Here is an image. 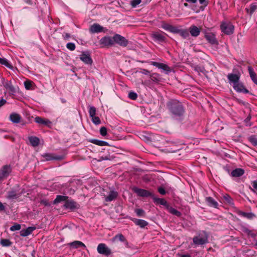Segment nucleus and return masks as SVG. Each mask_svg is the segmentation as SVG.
<instances>
[{
	"instance_id": "nucleus-1",
	"label": "nucleus",
	"mask_w": 257,
	"mask_h": 257,
	"mask_svg": "<svg viewBox=\"0 0 257 257\" xmlns=\"http://www.w3.org/2000/svg\"><path fill=\"white\" fill-rule=\"evenodd\" d=\"M220 27L221 32L225 35H230L234 32V27L230 22H222Z\"/></svg>"
},
{
	"instance_id": "nucleus-2",
	"label": "nucleus",
	"mask_w": 257,
	"mask_h": 257,
	"mask_svg": "<svg viewBox=\"0 0 257 257\" xmlns=\"http://www.w3.org/2000/svg\"><path fill=\"white\" fill-rule=\"evenodd\" d=\"M113 40L114 43L123 47H126L128 43V41L124 37L119 34H115L113 36Z\"/></svg>"
},
{
	"instance_id": "nucleus-3",
	"label": "nucleus",
	"mask_w": 257,
	"mask_h": 257,
	"mask_svg": "<svg viewBox=\"0 0 257 257\" xmlns=\"http://www.w3.org/2000/svg\"><path fill=\"white\" fill-rule=\"evenodd\" d=\"M98 252L101 254L108 256L111 254V249L104 243H100L97 247Z\"/></svg>"
},
{
	"instance_id": "nucleus-4",
	"label": "nucleus",
	"mask_w": 257,
	"mask_h": 257,
	"mask_svg": "<svg viewBox=\"0 0 257 257\" xmlns=\"http://www.w3.org/2000/svg\"><path fill=\"white\" fill-rule=\"evenodd\" d=\"M193 244L195 245H202L207 241V237L206 235H199L193 238Z\"/></svg>"
},
{
	"instance_id": "nucleus-5",
	"label": "nucleus",
	"mask_w": 257,
	"mask_h": 257,
	"mask_svg": "<svg viewBox=\"0 0 257 257\" xmlns=\"http://www.w3.org/2000/svg\"><path fill=\"white\" fill-rule=\"evenodd\" d=\"M152 36L155 41L158 42L159 43H163L165 41L166 37L163 32H154L152 34Z\"/></svg>"
},
{
	"instance_id": "nucleus-6",
	"label": "nucleus",
	"mask_w": 257,
	"mask_h": 257,
	"mask_svg": "<svg viewBox=\"0 0 257 257\" xmlns=\"http://www.w3.org/2000/svg\"><path fill=\"white\" fill-rule=\"evenodd\" d=\"M240 77V74L239 73L237 74L229 73L227 75V78L229 80V83L232 85L239 82Z\"/></svg>"
},
{
	"instance_id": "nucleus-7",
	"label": "nucleus",
	"mask_w": 257,
	"mask_h": 257,
	"mask_svg": "<svg viewBox=\"0 0 257 257\" xmlns=\"http://www.w3.org/2000/svg\"><path fill=\"white\" fill-rule=\"evenodd\" d=\"M90 31L92 33H98L101 32H106L107 31V29L98 24H94L90 27Z\"/></svg>"
},
{
	"instance_id": "nucleus-8",
	"label": "nucleus",
	"mask_w": 257,
	"mask_h": 257,
	"mask_svg": "<svg viewBox=\"0 0 257 257\" xmlns=\"http://www.w3.org/2000/svg\"><path fill=\"white\" fill-rule=\"evenodd\" d=\"M100 43L103 46H110L114 44L113 37L105 36L100 40Z\"/></svg>"
},
{
	"instance_id": "nucleus-9",
	"label": "nucleus",
	"mask_w": 257,
	"mask_h": 257,
	"mask_svg": "<svg viewBox=\"0 0 257 257\" xmlns=\"http://www.w3.org/2000/svg\"><path fill=\"white\" fill-rule=\"evenodd\" d=\"M232 87L234 89L238 92H243L245 93H248L249 92L248 90L245 88L243 84L239 81L234 84Z\"/></svg>"
},
{
	"instance_id": "nucleus-10",
	"label": "nucleus",
	"mask_w": 257,
	"mask_h": 257,
	"mask_svg": "<svg viewBox=\"0 0 257 257\" xmlns=\"http://www.w3.org/2000/svg\"><path fill=\"white\" fill-rule=\"evenodd\" d=\"M80 60L83 61L85 64L91 65L92 64L93 61L88 53H83L80 55Z\"/></svg>"
},
{
	"instance_id": "nucleus-11",
	"label": "nucleus",
	"mask_w": 257,
	"mask_h": 257,
	"mask_svg": "<svg viewBox=\"0 0 257 257\" xmlns=\"http://www.w3.org/2000/svg\"><path fill=\"white\" fill-rule=\"evenodd\" d=\"M204 33L205 38L209 43L212 44H217V41L215 38V35L213 33L206 32H205Z\"/></svg>"
},
{
	"instance_id": "nucleus-12",
	"label": "nucleus",
	"mask_w": 257,
	"mask_h": 257,
	"mask_svg": "<svg viewBox=\"0 0 257 257\" xmlns=\"http://www.w3.org/2000/svg\"><path fill=\"white\" fill-rule=\"evenodd\" d=\"M190 35L194 37H198L200 33V29L195 25L191 26L189 28Z\"/></svg>"
},
{
	"instance_id": "nucleus-13",
	"label": "nucleus",
	"mask_w": 257,
	"mask_h": 257,
	"mask_svg": "<svg viewBox=\"0 0 257 257\" xmlns=\"http://www.w3.org/2000/svg\"><path fill=\"white\" fill-rule=\"evenodd\" d=\"M171 110L174 114L178 115H181L184 111L182 106L180 103H178L177 105L172 106Z\"/></svg>"
},
{
	"instance_id": "nucleus-14",
	"label": "nucleus",
	"mask_w": 257,
	"mask_h": 257,
	"mask_svg": "<svg viewBox=\"0 0 257 257\" xmlns=\"http://www.w3.org/2000/svg\"><path fill=\"white\" fill-rule=\"evenodd\" d=\"M133 190L135 193L141 196H148L151 195V193L146 190L137 188H134Z\"/></svg>"
},
{
	"instance_id": "nucleus-15",
	"label": "nucleus",
	"mask_w": 257,
	"mask_h": 257,
	"mask_svg": "<svg viewBox=\"0 0 257 257\" xmlns=\"http://www.w3.org/2000/svg\"><path fill=\"white\" fill-rule=\"evenodd\" d=\"M161 27L165 30L168 31L173 33H175L176 32V27H174L170 24L163 23L161 25Z\"/></svg>"
},
{
	"instance_id": "nucleus-16",
	"label": "nucleus",
	"mask_w": 257,
	"mask_h": 257,
	"mask_svg": "<svg viewBox=\"0 0 257 257\" xmlns=\"http://www.w3.org/2000/svg\"><path fill=\"white\" fill-rule=\"evenodd\" d=\"M176 33L179 34V35L183 38H187L189 37V32L186 29H179L178 28H176V32L175 34Z\"/></svg>"
},
{
	"instance_id": "nucleus-17",
	"label": "nucleus",
	"mask_w": 257,
	"mask_h": 257,
	"mask_svg": "<svg viewBox=\"0 0 257 257\" xmlns=\"http://www.w3.org/2000/svg\"><path fill=\"white\" fill-rule=\"evenodd\" d=\"M10 172V169L7 166H5L0 171V176L4 180Z\"/></svg>"
},
{
	"instance_id": "nucleus-18",
	"label": "nucleus",
	"mask_w": 257,
	"mask_h": 257,
	"mask_svg": "<svg viewBox=\"0 0 257 257\" xmlns=\"http://www.w3.org/2000/svg\"><path fill=\"white\" fill-rule=\"evenodd\" d=\"M248 70L251 80L255 84L257 85V76L253 71V69L251 67L248 66Z\"/></svg>"
},
{
	"instance_id": "nucleus-19",
	"label": "nucleus",
	"mask_w": 257,
	"mask_h": 257,
	"mask_svg": "<svg viewBox=\"0 0 257 257\" xmlns=\"http://www.w3.org/2000/svg\"><path fill=\"white\" fill-rule=\"evenodd\" d=\"M21 118V116L16 113H13L10 116V120L14 123H19L20 121Z\"/></svg>"
},
{
	"instance_id": "nucleus-20",
	"label": "nucleus",
	"mask_w": 257,
	"mask_h": 257,
	"mask_svg": "<svg viewBox=\"0 0 257 257\" xmlns=\"http://www.w3.org/2000/svg\"><path fill=\"white\" fill-rule=\"evenodd\" d=\"M35 229V227H30L20 231V235L22 236H27L30 234Z\"/></svg>"
},
{
	"instance_id": "nucleus-21",
	"label": "nucleus",
	"mask_w": 257,
	"mask_h": 257,
	"mask_svg": "<svg viewBox=\"0 0 257 257\" xmlns=\"http://www.w3.org/2000/svg\"><path fill=\"white\" fill-rule=\"evenodd\" d=\"M117 241L125 242L126 243H127V241L125 237L122 234H116L112 238V241L113 242H117Z\"/></svg>"
},
{
	"instance_id": "nucleus-22",
	"label": "nucleus",
	"mask_w": 257,
	"mask_h": 257,
	"mask_svg": "<svg viewBox=\"0 0 257 257\" xmlns=\"http://www.w3.org/2000/svg\"><path fill=\"white\" fill-rule=\"evenodd\" d=\"M244 173V171L240 168L236 169L231 172V175L233 177H238L242 176Z\"/></svg>"
},
{
	"instance_id": "nucleus-23",
	"label": "nucleus",
	"mask_w": 257,
	"mask_h": 257,
	"mask_svg": "<svg viewBox=\"0 0 257 257\" xmlns=\"http://www.w3.org/2000/svg\"><path fill=\"white\" fill-rule=\"evenodd\" d=\"M117 196V193L115 191H110L109 195L105 197L106 201H111L116 198Z\"/></svg>"
},
{
	"instance_id": "nucleus-24",
	"label": "nucleus",
	"mask_w": 257,
	"mask_h": 257,
	"mask_svg": "<svg viewBox=\"0 0 257 257\" xmlns=\"http://www.w3.org/2000/svg\"><path fill=\"white\" fill-rule=\"evenodd\" d=\"M35 120L38 123L44 125H48L51 123V121L49 120L44 119L40 117H36L35 118Z\"/></svg>"
},
{
	"instance_id": "nucleus-25",
	"label": "nucleus",
	"mask_w": 257,
	"mask_h": 257,
	"mask_svg": "<svg viewBox=\"0 0 257 257\" xmlns=\"http://www.w3.org/2000/svg\"><path fill=\"white\" fill-rule=\"evenodd\" d=\"M29 141L31 144L34 147H37L40 143L39 138L36 137H30L29 138Z\"/></svg>"
},
{
	"instance_id": "nucleus-26",
	"label": "nucleus",
	"mask_w": 257,
	"mask_h": 257,
	"mask_svg": "<svg viewBox=\"0 0 257 257\" xmlns=\"http://www.w3.org/2000/svg\"><path fill=\"white\" fill-rule=\"evenodd\" d=\"M24 85L27 90H32L34 89V83L33 81L27 80L24 82Z\"/></svg>"
},
{
	"instance_id": "nucleus-27",
	"label": "nucleus",
	"mask_w": 257,
	"mask_h": 257,
	"mask_svg": "<svg viewBox=\"0 0 257 257\" xmlns=\"http://www.w3.org/2000/svg\"><path fill=\"white\" fill-rule=\"evenodd\" d=\"M69 244L71 246L74 248H78L81 246L85 247V244L80 241H74L72 242H71Z\"/></svg>"
},
{
	"instance_id": "nucleus-28",
	"label": "nucleus",
	"mask_w": 257,
	"mask_h": 257,
	"mask_svg": "<svg viewBox=\"0 0 257 257\" xmlns=\"http://www.w3.org/2000/svg\"><path fill=\"white\" fill-rule=\"evenodd\" d=\"M134 222L136 225H138L141 227H144L148 224L147 221L142 219H135L134 220Z\"/></svg>"
},
{
	"instance_id": "nucleus-29",
	"label": "nucleus",
	"mask_w": 257,
	"mask_h": 257,
	"mask_svg": "<svg viewBox=\"0 0 257 257\" xmlns=\"http://www.w3.org/2000/svg\"><path fill=\"white\" fill-rule=\"evenodd\" d=\"M206 200L209 206L217 207L218 205L217 202L214 200L211 197H207Z\"/></svg>"
},
{
	"instance_id": "nucleus-30",
	"label": "nucleus",
	"mask_w": 257,
	"mask_h": 257,
	"mask_svg": "<svg viewBox=\"0 0 257 257\" xmlns=\"http://www.w3.org/2000/svg\"><path fill=\"white\" fill-rule=\"evenodd\" d=\"M0 243L3 246H10L12 244L11 241L8 239H1Z\"/></svg>"
},
{
	"instance_id": "nucleus-31",
	"label": "nucleus",
	"mask_w": 257,
	"mask_h": 257,
	"mask_svg": "<svg viewBox=\"0 0 257 257\" xmlns=\"http://www.w3.org/2000/svg\"><path fill=\"white\" fill-rule=\"evenodd\" d=\"M257 9V4H252L250 5L249 9H246L247 13L252 14Z\"/></svg>"
},
{
	"instance_id": "nucleus-32",
	"label": "nucleus",
	"mask_w": 257,
	"mask_h": 257,
	"mask_svg": "<svg viewBox=\"0 0 257 257\" xmlns=\"http://www.w3.org/2000/svg\"><path fill=\"white\" fill-rule=\"evenodd\" d=\"M168 211L171 214L173 215H175L177 216H179L181 215V213L175 209L172 208V207H168L167 208Z\"/></svg>"
},
{
	"instance_id": "nucleus-33",
	"label": "nucleus",
	"mask_w": 257,
	"mask_h": 257,
	"mask_svg": "<svg viewBox=\"0 0 257 257\" xmlns=\"http://www.w3.org/2000/svg\"><path fill=\"white\" fill-rule=\"evenodd\" d=\"M94 144L100 146H106L107 145V143L102 141H99L97 140H93L91 142Z\"/></svg>"
},
{
	"instance_id": "nucleus-34",
	"label": "nucleus",
	"mask_w": 257,
	"mask_h": 257,
	"mask_svg": "<svg viewBox=\"0 0 257 257\" xmlns=\"http://www.w3.org/2000/svg\"><path fill=\"white\" fill-rule=\"evenodd\" d=\"M66 199V196L59 195V196H57L56 198L54 200V203L57 204V203L60 202L61 201H64Z\"/></svg>"
},
{
	"instance_id": "nucleus-35",
	"label": "nucleus",
	"mask_w": 257,
	"mask_h": 257,
	"mask_svg": "<svg viewBox=\"0 0 257 257\" xmlns=\"http://www.w3.org/2000/svg\"><path fill=\"white\" fill-rule=\"evenodd\" d=\"M0 64L5 65L6 66L9 68H11L12 67L11 65L8 62L7 60L5 58H0Z\"/></svg>"
},
{
	"instance_id": "nucleus-36",
	"label": "nucleus",
	"mask_w": 257,
	"mask_h": 257,
	"mask_svg": "<svg viewBox=\"0 0 257 257\" xmlns=\"http://www.w3.org/2000/svg\"><path fill=\"white\" fill-rule=\"evenodd\" d=\"M96 108L94 106H90L89 107V113L90 116L91 117H92L94 116H95L96 114Z\"/></svg>"
},
{
	"instance_id": "nucleus-37",
	"label": "nucleus",
	"mask_w": 257,
	"mask_h": 257,
	"mask_svg": "<svg viewBox=\"0 0 257 257\" xmlns=\"http://www.w3.org/2000/svg\"><path fill=\"white\" fill-rule=\"evenodd\" d=\"M4 86L7 89L11 90V91H14V88L12 86L11 82L10 81H7L5 83Z\"/></svg>"
},
{
	"instance_id": "nucleus-38",
	"label": "nucleus",
	"mask_w": 257,
	"mask_h": 257,
	"mask_svg": "<svg viewBox=\"0 0 257 257\" xmlns=\"http://www.w3.org/2000/svg\"><path fill=\"white\" fill-rule=\"evenodd\" d=\"M141 0H133L131 2V5L133 8H136L141 3Z\"/></svg>"
},
{
	"instance_id": "nucleus-39",
	"label": "nucleus",
	"mask_w": 257,
	"mask_h": 257,
	"mask_svg": "<svg viewBox=\"0 0 257 257\" xmlns=\"http://www.w3.org/2000/svg\"><path fill=\"white\" fill-rule=\"evenodd\" d=\"M92 122L95 124H99L100 123V118L97 116H93L91 117Z\"/></svg>"
},
{
	"instance_id": "nucleus-40",
	"label": "nucleus",
	"mask_w": 257,
	"mask_h": 257,
	"mask_svg": "<svg viewBox=\"0 0 257 257\" xmlns=\"http://www.w3.org/2000/svg\"><path fill=\"white\" fill-rule=\"evenodd\" d=\"M21 229V225L18 224H16L12 226L11 227L10 230L11 231H16V230H19Z\"/></svg>"
},
{
	"instance_id": "nucleus-41",
	"label": "nucleus",
	"mask_w": 257,
	"mask_h": 257,
	"mask_svg": "<svg viewBox=\"0 0 257 257\" xmlns=\"http://www.w3.org/2000/svg\"><path fill=\"white\" fill-rule=\"evenodd\" d=\"M159 69H163L165 71H169L170 70V68L167 65L163 63L161 64Z\"/></svg>"
},
{
	"instance_id": "nucleus-42",
	"label": "nucleus",
	"mask_w": 257,
	"mask_h": 257,
	"mask_svg": "<svg viewBox=\"0 0 257 257\" xmlns=\"http://www.w3.org/2000/svg\"><path fill=\"white\" fill-rule=\"evenodd\" d=\"M137 96H138V95H137V93L134 92H131L128 94V97L133 100L136 99L137 98Z\"/></svg>"
},
{
	"instance_id": "nucleus-43",
	"label": "nucleus",
	"mask_w": 257,
	"mask_h": 257,
	"mask_svg": "<svg viewBox=\"0 0 257 257\" xmlns=\"http://www.w3.org/2000/svg\"><path fill=\"white\" fill-rule=\"evenodd\" d=\"M46 159L47 160H52V159H55V160H59L60 159V158L59 157H54L53 156L52 154H48L46 155Z\"/></svg>"
},
{
	"instance_id": "nucleus-44",
	"label": "nucleus",
	"mask_w": 257,
	"mask_h": 257,
	"mask_svg": "<svg viewBox=\"0 0 257 257\" xmlns=\"http://www.w3.org/2000/svg\"><path fill=\"white\" fill-rule=\"evenodd\" d=\"M100 134L102 136H105L107 135V129L105 127H101L100 129Z\"/></svg>"
},
{
	"instance_id": "nucleus-45",
	"label": "nucleus",
	"mask_w": 257,
	"mask_h": 257,
	"mask_svg": "<svg viewBox=\"0 0 257 257\" xmlns=\"http://www.w3.org/2000/svg\"><path fill=\"white\" fill-rule=\"evenodd\" d=\"M250 142L254 146H257V138L255 137H251L249 138Z\"/></svg>"
},
{
	"instance_id": "nucleus-46",
	"label": "nucleus",
	"mask_w": 257,
	"mask_h": 257,
	"mask_svg": "<svg viewBox=\"0 0 257 257\" xmlns=\"http://www.w3.org/2000/svg\"><path fill=\"white\" fill-rule=\"evenodd\" d=\"M65 206L66 208H73L75 207V205H74V203L72 202H67L65 203Z\"/></svg>"
},
{
	"instance_id": "nucleus-47",
	"label": "nucleus",
	"mask_w": 257,
	"mask_h": 257,
	"mask_svg": "<svg viewBox=\"0 0 257 257\" xmlns=\"http://www.w3.org/2000/svg\"><path fill=\"white\" fill-rule=\"evenodd\" d=\"M158 77H159V75L157 73H153V74L150 75V78L152 81L158 80Z\"/></svg>"
},
{
	"instance_id": "nucleus-48",
	"label": "nucleus",
	"mask_w": 257,
	"mask_h": 257,
	"mask_svg": "<svg viewBox=\"0 0 257 257\" xmlns=\"http://www.w3.org/2000/svg\"><path fill=\"white\" fill-rule=\"evenodd\" d=\"M16 196H17V194L15 193V192L11 191V192H9L8 198L11 199V198H15Z\"/></svg>"
},
{
	"instance_id": "nucleus-49",
	"label": "nucleus",
	"mask_w": 257,
	"mask_h": 257,
	"mask_svg": "<svg viewBox=\"0 0 257 257\" xmlns=\"http://www.w3.org/2000/svg\"><path fill=\"white\" fill-rule=\"evenodd\" d=\"M224 199L226 201L227 203L228 204H231L232 203V200L231 198L228 195H225L224 196Z\"/></svg>"
},
{
	"instance_id": "nucleus-50",
	"label": "nucleus",
	"mask_w": 257,
	"mask_h": 257,
	"mask_svg": "<svg viewBox=\"0 0 257 257\" xmlns=\"http://www.w3.org/2000/svg\"><path fill=\"white\" fill-rule=\"evenodd\" d=\"M140 72L147 75H149L150 73L149 71L145 69H140Z\"/></svg>"
},
{
	"instance_id": "nucleus-51",
	"label": "nucleus",
	"mask_w": 257,
	"mask_h": 257,
	"mask_svg": "<svg viewBox=\"0 0 257 257\" xmlns=\"http://www.w3.org/2000/svg\"><path fill=\"white\" fill-rule=\"evenodd\" d=\"M135 212L138 216H142L144 214V211L142 209H136Z\"/></svg>"
},
{
	"instance_id": "nucleus-52",
	"label": "nucleus",
	"mask_w": 257,
	"mask_h": 257,
	"mask_svg": "<svg viewBox=\"0 0 257 257\" xmlns=\"http://www.w3.org/2000/svg\"><path fill=\"white\" fill-rule=\"evenodd\" d=\"M199 3L206 7L207 5L208 2L207 0H199Z\"/></svg>"
},
{
	"instance_id": "nucleus-53",
	"label": "nucleus",
	"mask_w": 257,
	"mask_h": 257,
	"mask_svg": "<svg viewBox=\"0 0 257 257\" xmlns=\"http://www.w3.org/2000/svg\"><path fill=\"white\" fill-rule=\"evenodd\" d=\"M67 48H75V46L74 43H68L67 44Z\"/></svg>"
},
{
	"instance_id": "nucleus-54",
	"label": "nucleus",
	"mask_w": 257,
	"mask_h": 257,
	"mask_svg": "<svg viewBox=\"0 0 257 257\" xmlns=\"http://www.w3.org/2000/svg\"><path fill=\"white\" fill-rule=\"evenodd\" d=\"M150 64L153 65V66H155L158 67V68H159L161 63H158V62H151Z\"/></svg>"
},
{
	"instance_id": "nucleus-55",
	"label": "nucleus",
	"mask_w": 257,
	"mask_h": 257,
	"mask_svg": "<svg viewBox=\"0 0 257 257\" xmlns=\"http://www.w3.org/2000/svg\"><path fill=\"white\" fill-rule=\"evenodd\" d=\"M150 64L153 65V66H155L158 67V68H159L161 63H158V62H151Z\"/></svg>"
},
{
	"instance_id": "nucleus-56",
	"label": "nucleus",
	"mask_w": 257,
	"mask_h": 257,
	"mask_svg": "<svg viewBox=\"0 0 257 257\" xmlns=\"http://www.w3.org/2000/svg\"><path fill=\"white\" fill-rule=\"evenodd\" d=\"M158 191L162 195H164L166 193L165 190L163 188H159L158 189Z\"/></svg>"
},
{
	"instance_id": "nucleus-57",
	"label": "nucleus",
	"mask_w": 257,
	"mask_h": 257,
	"mask_svg": "<svg viewBox=\"0 0 257 257\" xmlns=\"http://www.w3.org/2000/svg\"><path fill=\"white\" fill-rule=\"evenodd\" d=\"M158 202L164 205H166L167 204V202L164 200L162 199H158Z\"/></svg>"
},
{
	"instance_id": "nucleus-58",
	"label": "nucleus",
	"mask_w": 257,
	"mask_h": 257,
	"mask_svg": "<svg viewBox=\"0 0 257 257\" xmlns=\"http://www.w3.org/2000/svg\"><path fill=\"white\" fill-rule=\"evenodd\" d=\"M242 215H243V216H245V217H246L247 218H251V216H252V214H248V213H244V212H242L241 213Z\"/></svg>"
},
{
	"instance_id": "nucleus-59",
	"label": "nucleus",
	"mask_w": 257,
	"mask_h": 257,
	"mask_svg": "<svg viewBox=\"0 0 257 257\" xmlns=\"http://www.w3.org/2000/svg\"><path fill=\"white\" fill-rule=\"evenodd\" d=\"M6 103V100L4 99L0 100V107L3 106Z\"/></svg>"
},
{
	"instance_id": "nucleus-60",
	"label": "nucleus",
	"mask_w": 257,
	"mask_h": 257,
	"mask_svg": "<svg viewBox=\"0 0 257 257\" xmlns=\"http://www.w3.org/2000/svg\"><path fill=\"white\" fill-rule=\"evenodd\" d=\"M251 184H252V186H253V187L255 189L257 190V181L252 182Z\"/></svg>"
},
{
	"instance_id": "nucleus-61",
	"label": "nucleus",
	"mask_w": 257,
	"mask_h": 257,
	"mask_svg": "<svg viewBox=\"0 0 257 257\" xmlns=\"http://www.w3.org/2000/svg\"><path fill=\"white\" fill-rule=\"evenodd\" d=\"M185 1L190 4H195L196 3L197 0H185Z\"/></svg>"
},
{
	"instance_id": "nucleus-62",
	"label": "nucleus",
	"mask_w": 257,
	"mask_h": 257,
	"mask_svg": "<svg viewBox=\"0 0 257 257\" xmlns=\"http://www.w3.org/2000/svg\"><path fill=\"white\" fill-rule=\"evenodd\" d=\"M179 257H191L190 255L188 254H178Z\"/></svg>"
},
{
	"instance_id": "nucleus-63",
	"label": "nucleus",
	"mask_w": 257,
	"mask_h": 257,
	"mask_svg": "<svg viewBox=\"0 0 257 257\" xmlns=\"http://www.w3.org/2000/svg\"><path fill=\"white\" fill-rule=\"evenodd\" d=\"M5 209L4 205L0 202V211H3Z\"/></svg>"
},
{
	"instance_id": "nucleus-64",
	"label": "nucleus",
	"mask_w": 257,
	"mask_h": 257,
	"mask_svg": "<svg viewBox=\"0 0 257 257\" xmlns=\"http://www.w3.org/2000/svg\"><path fill=\"white\" fill-rule=\"evenodd\" d=\"M42 203H44L45 205H49V203L47 201H42Z\"/></svg>"
}]
</instances>
